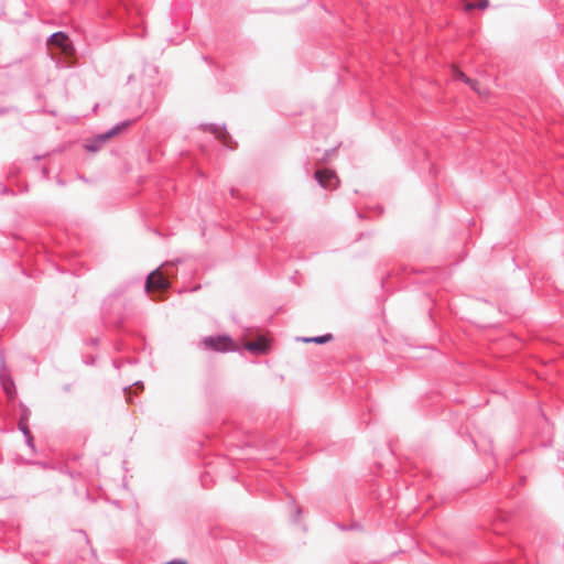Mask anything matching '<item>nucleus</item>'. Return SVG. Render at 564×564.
Segmentation results:
<instances>
[{"mask_svg":"<svg viewBox=\"0 0 564 564\" xmlns=\"http://www.w3.org/2000/svg\"><path fill=\"white\" fill-rule=\"evenodd\" d=\"M467 85L470 86V88L476 93L478 94L480 97L482 98H488L489 96V90L485 87H482L480 85L479 82L475 80V79H471L469 78V82L466 83Z\"/></svg>","mask_w":564,"mask_h":564,"instance_id":"nucleus-9","label":"nucleus"},{"mask_svg":"<svg viewBox=\"0 0 564 564\" xmlns=\"http://www.w3.org/2000/svg\"><path fill=\"white\" fill-rule=\"evenodd\" d=\"M332 339H333V336L330 334H326V335L317 336V337H301V338H297V340H300L302 343H305V344H308V343L325 344V343L330 341Z\"/></svg>","mask_w":564,"mask_h":564,"instance_id":"nucleus-10","label":"nucleus"},{"mask_svg":"<svg viewBox=\"0 0 564 564\" xmlns=\"http://www.w3.org/2000/svg\"><path fill=\"white\" fill-rule=\"evenodd\" d=\"M315 178L322 187L329 191L337 188L339 185V177L335 171L328 169L316 170Z\"/></svg>","mask_w":564,"mask_h":564,"instance_id":"nucleus-4","label":"nucleus"},{"mask_svg":"<svg viewBox=\"0 0 564 564\" xmlns=\"http://www.w3.org/2000/svg\"><path fill=\"white\" fill-rule=\"evenodd\" d=\"M144 288H145V292L149 295H151V297L153 300H155L156 299L155 297V293L169 289L170 288V281L164 275L162 270L159 268V269H155L154 271H152L148 275Z\"/></svg>","mask_w":564,"mask_h":564,"instance_id":"nucleus-2","label":"nucleus"},{"mask_svg":"<svg viewBox=\"0 0 564 564\" xmlns=\"http://www.w3.org/2000/svg\"><path fill=\"white\" fill-rule=\"evenodd\" d=\"M453 75L464 83L469 82V77H467L460 69L456 68L455 66H453Z\"/></svg>","mask_w":564,"mask_h":564,"instance_id":"nucleus-11","label":"nucleus"},{"mask_svg":"<svg viewBox=\"0 0 564 564\" xmlns=\"http://www.w3.org/2000/svg\"><path fill=\"white\" fill-rule=\"evenodd\" d=\"M245 348L252 354L265 355L270 350V339L259 336L256 340L247 341Z\"/></svg>","mask_w":564,"mask_h":564,"instance_id":"nucleus-5","label":"nucleus"},{"mask_svg":"<svg viewBox=\"0 0 564 564\" xmlns=\"http://www.w3.org/2000/svg\"><path fill=\"white\" fill-rule=\"evenodd\" d=\"M202 344L206 349L215 350L218 352L230 351V350L237 349V347L235 346L231 338L226 335L205 337L203 339Z\"/></svg>","mask_w":564,"mask_h":564,"instance_id":"nucleus-3","label":"nucleus"},{"mask_svg":"<svg viewBox=\"0 0 564 564\" xmlns=\"http://www.w3.org/2000/svg\"><path fill=\"white\" fill-rule=\"evenodd\" d=\"M47 45L52 57L59 54L64 57L67 64H70L68 59L74 55V47L69 39L64 33H54L50 37Z\"/></svg>","mask_w":564,"mask_h":564,"instance_id":"nucleus-1","label":"nucleus"},{"mask_svg":"<svg viewBox=\"0 0 564 564\" xmlns=\"http://www.w3.org/2000/svg\"><path fill=\"white\" fill-rule=\"evenodd\" d=\"M465 3V10L471 11L474 9L486 10L489 7V0H462Z\"/></svg>","mask_w":564,"mask_h":564,"instance_id":"nucleus-7","label":"nucleus"},{"mask_svg":"<svg viewBox=\"0 0 564 564\" xmlns=\"http://www.w3.org/2000/svg\"><path fill=\"white\" fill-rule=\"evenodd\" d=\"M0 382L2 386V389L4 390L7 397L10 400H13L15 398L17 391H15V383L11 377L10 371L7 368H2L0 372Z\"/></svg>","mask_w":564,"mask_h":564,"instance_id":"nucleus-6","label":"nucleus"},{"mask_svg":"<svg viewBox=\"0 0 564 564\" xmlns=\"http://www.w3.org/2000/svg\"><path fill=\"white\" fill-rule=\"evenodd\" d=\"M130 124L129 121L122 123L121 126H117L115 127L113 129H111L109 132L107 133H104L101 135H99L96 141L98 142H106L107 140H109L111 137H115V135H118L124 128H127L128 126Z\"/></svg>","mask_w":564,"mask_h":564,"instance_id":"nucleus-8","label":"nucleus"},{"mask_svg":"<svg viewBox=\"0 0 564 564\" xmlns=\"http://www.w3.org/2000/svg\"><path fill=\"white\" fill-rule=\"evenodd\" d=\"M20 429L28 436L29 443H31L33 437L30 434V430H29L28 425L23 422H20Z\"/></svg>","mask_w":564,"mask_h":564,"instance_id":"nucleus-12","label":"nucleus"}]
</instances>
